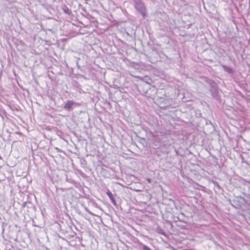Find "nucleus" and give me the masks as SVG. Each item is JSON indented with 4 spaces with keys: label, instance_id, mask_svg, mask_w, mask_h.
Masks as SVG:
<instances>
[{
    "label": "nucleus",
    "instance_id": "6",
    "mask_svg": "<svg viewBox=\"0 0 250 250\" xmlns=\"http://www.w3.org/2000/svg\"><path fill=\"white\" fill-rule=\"evenodd\" d=\"M143 250H152L149 248H148L147 246L143 245Z\"/></svg>",
    "mask_w": 250,
    "mask_h": 250
},
{
    "label": "nucleus",
    "instance_id": "8",
    "mask_svg": "<svg viewBox=\"0 0 250 250\" xmlns=\"http://www.w3.org/2000/svg\"><path fill=\"white\" fill-rule=\"evenodd\" d=\"M150 179H147V182H150Z\"/></svg>",
    "mask_w": 250,
    "mask_h": 250
},
{
    "label": "nucleus",
    "instance_id": "3",
    "mask_svg": "<svg viewBox=\"0 0 250 250\" xmlns=\"http://www.w3.org/2000/svg\"><path fill=\"white\" fill-rule=\"evenodd\" d=\"M79 104L72 101L68 100L66 102L63 108L67 111H70L73 109L74 105H79Z\"/></svg>",
    "mask_w": 250,
    "mask_h": 250
},
{
    "label": "nucleus",
    "instance_id": "9",
    "mask_svg": "<svg viewBox=\"0 0 250 250\" xmlns=\"http://www.w3.org/2000/svg\"><path fill=\"white\" fill-rule=\"evenodd\" d=\"M162 234L163 235H165V232H162Z\"/></svg>",
    "mask_w": 250,
    "mask_h": 250
},
{
    "label": "nucleus",
    "instance_id": "5",
    "mask_svg": "<svg viewBox=\"0 0 250 250\" xmlns=\"http://www.w3.org/2000/svg\"><path fill=\"white\" fill-rule=\"evenodd\" d=\"M222 67L225 71L227 72L228 73H229V74H231L233 73V70L230 67L227 66L226 65H223L222 66Z\"/></svg>",
    "mask_w": 250,
    "mask_h": 250
},
{
    "label": "nucleus",
    "instance_id": "7",
    "mask_svg": "<svg viewBox=\"0 0 250 250\" xmlns=\"http://www.w3.org/2000/svg\"><path fill=\"white\" fill-rule=\"evenodd\" d=\"M64 11L65 13L68 14L69 13V9L68 8H66V9H64Z\"/></svg>",
    "mask_w": 250,
    "mask_h": 250
},
{
    "label": "nucleus",
    "instance_id": "1",
    "mask_svg": "<svg viewBox=\"0 0 250 250\" xmlns=\"http://www.w3.org/2000/svg\"><path fill=\"white\" fill-rule=\"evenodd\" d=\"M135 9L145 17L146 16V9L144 3L141 0H134Z\"/></svg>",
    "mask_w": 250,
    "mask_h": 250
},
{
    "label": "nucleus",
    "instance_id": "4",
    "mask_svg": "<svg viewBox=\"0 0 250 250\" xmlns=\"http://www.w3.org/2000/svg\"><path fill=\"white\" fill-rule=\"evenodd\" d=\"M106 194L109 198L110 200H111L112 204L114 205H116V202L115 200L114 199L112 193L110 191H107L106 192Z\"/></svg>",
    "mask_w": 250,
    "mask_h": 250
},
{
    "label": "nucleus",
    "instance_id": "2",
    "mask_svg": "<svg viewBox=\"0 0 250 250\" xmlns=\"http://www.w3.org/2000/svg\"><path fill=\"white\" fill-rule=\"evenodd\" d=\"M208 83L210 86V91L213 97H216L218 95V89L217 84L213 81L208 80Z\"/></svg>",
    "mask_w": 250,
    "mask_h": 250
}]
</instances>
